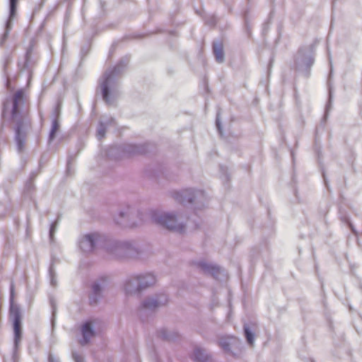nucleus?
<instances>
[{"label": "nucleus", "mask_w": 362, "mask_h": 362, "mask_svg": "<svg viewBox=\"0 0 362 362\" xmlns=\"http://www.w3.org/2000/svg\"><path fill=\"white\" fill-rule=\"evenodd\" d=\"M213 52L216 61L218 63H222L224 59V54L221 42H216L213 43Z\"/></svg>", "instance_id": "nucleus-17"}, {"label": "nucleus", "mask_w": 362, "mask_h": 362, "mask_svg": "<svg viewBox=\"0 0 362 362\" xmlns=\"http://www.w3.org/2000/svg\"><path fill=\"white\" fill-rule=\"evenodd\" d=\"M72 357L75 362H83V358L79 354L73 352Z\"/></svg>", "instance_id": "nucleus-27"}, {"label": "nucleus", "mask_w": 362, "mask_h": 362, "mask_svg": "<svg viewBox=\"0 0 362 362\" xmlns=\"http://www.w3.org/2000/svg\"><path fill=\"white\" fill-rule=\"evenodd\" d=\"M82 339L79 343L84 346L89 343L90 339L95 336V330L90 321L86 322L81 327Z\"/></svg>", "instance_id": "nucleus-14"}, {"label": "nucleus", "mask_w": 362, "mask_h": 362, "mask_svg": "<svg viewBox=\"0 0 362 362\" xmlns=\"http://www.w3.org/2000/svg\"><path fill=\"white\" fill-rule=\"evenodd\" d=\"M48 361L49 362H59V361L57 358H54L51 354H49L48 357Z\"/></svg>", "instance_id": "nucleus-30"}, {"label": "nucleus", "mask_w": 362, "mask_h": 362, "mask_svg": "<svg viewBox=\"0 0 362 362\" xmlns=\"http://www.w3.org/2000/svg\"><path fill=\"white\" fill-rule=\"evenodd\" d=\"M314 63V53L311 47L299 49L295 57L296 68L301 71H308Z\"/></svg>", "instance_id": "nucleus-5"}, {"label": "nucleus", "mask_w": 362, "mask_h": 362, "mask_svg": "<svg viewBox=\"0 0 362 362\" xmlns=\"http://www.w3.org/2000/svg\"><path fill=\"white\" fill-rule=\"evenodd\" d=\"M18 0H9V16L6 22L5 32L2 36L0 45H3L6 40L8 33L11 29V21L16 14Z\"/></svg>", "instance_id": "nucleus-13"}, {"label": "nucleus", "mask_w": 362, "mask_h": 362, "mask_svg": "<svg viewBox=\"0 0 362 362\" xmlns=\"http://www.w3.org/2000/svg\"><path fill=\"white\" fill-rule=\"evenodd\" d=\"M219 345L225 351H230V344L226 340H221Z\"/></svg>", "instance_id": "nucleus-23"}, {"label": "nucleus", "mask_w": 362, "mask_h": 362, "mask_svg": "<svg viewBox=\"0 0 362 362\" xmlns=\"http://www.w3.org/2000/svg\"><path fill=\"white\" fill-rule=\"evenodd\" d=\"M101 238V235L97 233L86 234L79 238L78 247L84 253L91 252L96 247Z\"/></svg>", "instance_id": "nucleus-9"}, {"label": "nucleus", "mask_w": 362, "mask_h": 362, "mask_svg": "<svg viewBox=\"0 0 362 362\" xmlns=\"http://www.w3.org/2000/svg\"><path fill=\"white\" fill-rule=\"evenodd\" d=\"M158 335L160 338L168 341L173 340L175 337V334L169 332L164 328L158 331Z\"/></svg>", "instance_id": "nucleus-20"}, {"label": "nucleus", "mask_w": 362, "mask_h": 362, "mask_svg": "<svg viewBox=\"0 0 362 362\" xmlns=\"http://www.w3.org/2000/svg\"><path fill=\"white\" fill-rule=\"evenodd\" d=\"M344 221L346 222L348 224H349V228H351V231L353 232V233H354L355 235L357 234V232L355 229V228L354 227V226L352 225V223L351 222H349V221L348 220L347 218L344 217Z\"/></svg>", "instance_id": "nucleus-28"}, {"label": "nucleus", "mask_w": 362, "mask_h": 362, "mask_svg": "<svg viewBox=\"0 0 362 362\" xmlns=\"http://www.w3.org/2000/svg\"><path fill=\"white\" fill-rule=\"evenodd\" d=\"M49 276H50V284L52 286H55L57 284V281H56L54 274V272H53V269L52 267L49 268Z\"/></svg>", "instance_id": "nucleus-24"}, {"label": "nucleus", "mask_w": 362, "mask_h": 362, "mask_svg": "<svg viewBox=\"0 0 362 362\" xmlns=\"http://www.w3.org/2000/svg\"><path fill=\"white\" fill-rule=\"evenodd\" d=\"M168 300V296L165 293H160L154 296L146 298L140 306V317L143 318L145 315L154 312L159 307L165 305Z\"/></svg>", "instance_id": "nucleus-4"}, {"label": "nucleus", "mask_w": 362, "mask_h": 362, "mask_svg": "<svg viewBox=\"0 0 362 362\" xmlns=\"http://www.w3.org/2000/svg\"><path fill=\"white\" fill-rule=\"evenodd\" d=\"M206 23L208 24L210 26H214L216 23V18L214 16H211L209 18H206Z\"/></svg>", "instance_id": "nucleus-25"}, {"label": "nucleus", "mask_w": 362, "mask_h": 362, "mask_svg": "<svg viewBox=\"0 0 362 362\" xmlns=\"http://www.w3.org/2000/svg\"><path fill=\"white\" fill-rule=\"evenodd\" d=\"M322 175H323V178H324V182H325V185H327V181H326L325 174L323 173Z\"/></svg>", "instance_id": "nucleus-34"}, {"label": "nucleus", "mask_w": 362, "mask_h": 362, "mask_svg": "<svg viewBox=\"0 0 362 362\" xmlns=\"http://www.w3.org/2000/svg\"><path fill=\"white\" fill-rule=\"evenodd\" d=\"M244 334L247 343L250 344H252L255 340L254 334L247 325H244Z\"/></svg>", "instance_id": "nucleus-21"}, {"label": "nucleus", "mask_w": 362, "mask_h": 362, "mask_svg": "<svg viewBox=\"0 0 362 362\" xmlns=\"http://www.w3.org/2000/svg\"><path fill=\"white\" fill-rule=\"evenodd\" d=\"M120 150L123 156H131L138 154H144L148 151L147 145L146 144H124L122 146H112L110 147V151L109 153L111 155V151L115 150Z\"/></svg>", "instance_id": "nucleus-10"}, {"label": "nucleus", "mask_w": 362, "mask_h": 362, "mask_svg": "<svg viewBox=\"0 0 362 362\" xmlns=\"http://www.w3.org/2000/svg\"><path fill=\"white\" fill-rule=\"evenodd\" d=\"M136 214L141 222H146L149 220L163 226L168 230L180 233H183L185 228V224L180 221L177 216L173 213L150 210L145 212L136 211Z\"/></svg>", "instance_id": "nucleus-2"}, {"label": "nucleus", "mask_w": 362, "mask_h": 362, "mask_svg": "<svg viewBox=\"0 0 362 362\" xmlns=\"http://www.w3.org/2000/svg\"><path fill=\"white\" fill-rule=\"evenodd\" d=\"M59 129V123L57 119L52 120V127L49 134V142L50 143L55 137L57 132Z\"/></svg>", "instance_id": "nucleus-19"}, {"label": "nucleus", "mask_w": 362, "mask_h": 362, "mask_svg": "<svg viewBox=\"0 0 362 362\" xmlns=\"http://www.w3.org/2000/svg\"><path fill=\"white\" fill-rule=\"evenodd\" d=\"M11 317L13 320L14 333V352H16L20 345L22 337L21 313L17 308L11 307L10 310Z\"/></svg>", "instance_id": "nucleus-8"}, {"label": "nucleus", "mask_w": 362, "mask_h": 362, "mask_svg": "<svg viewBox=\"0 0 362 362\" xmlns=\"http://www.w3.org/2000/svg\"><path fill=\"white\" fill-rule=\"evenodd\" d=\"M13 294H14V285L13 283H11V286H10V300L11 301L13 300Z\"/></svg>", "instance_id": "nucleus-29"}, {"label": "nucleus", "mask_w": 362, "mask_h": 362, "mask_svg": "<svg viewBox=\"0 0 362 362\" xmlns=\"http://www.w3.org/2000/svg\"><path fill=\"white\" fill-rule=\"evenodd\" d=\"M134 210L130 207L127 206L126 211H120L119 213V218L122 220H117V223L121 225H126L129 226H134L136 225L134 222L130 223L131 217L134 215Z\"/></svg>", "instance_id": "nucleus-16"}, {"label": "nucleus", "mask_w": 362, "mask_h": 362, "mask_svg": "<svg viewBox=\"0 0 362 362\" xmlns=\"http://www.w3.org/2000/svg\"><path fill=\"white\" fill-rule=\"evenodd\" d=\"M70 171H71V163H70L69 160H68L67 164H66V173L68 174H69Z\"/></svg>", "instance_id": "nucleus-33"}, {"label": "nucleus", "mask_w": 362, "mask_h": 362, "mask_svg": "<svg viewBox=\"0 0 362 362\" xmlns=\"http://www.w3.org/2000/svg\"><path fill=\"white\" fill-rule=\"evenodd\" d=\"M111 252L117 258L134 257L138 254L136 248L132 243L124 242H116L111 248Z\"/></svg>", "instance_id": "nucleus-7"}, {"label": "nucleus", "mask_w": 362, "mask_h": 362, "mask_svg": "<svg viewBox=\"0 0 362 362\" xmlns=\"http://www.w3.org/2000/svg\"><path fill=\"white\" fill-rule=\"evenodd\" d=\"M156 281L152 273L132 275L124 284V289L127 293H134L153 286Z\"/></svg>", "instance_id": "nucleus-3"}, {"label": "nucleus", "mask_w": 362, "mask_h": 362, "mask_svg": "<svg viewBox=\"0 0 362 362\" xmlns=\"http://www.w3.org/2000/svg\"><path fill=\"white\" fill-rule=\"evenodd\" d=\"M331 98H332V93H331V90L329 89V103H330V101H331ZM329 108V104L327 105V107H326V112L328 111V109Z\"/></svg>", "instance_id": "nucleus-32"}, {"label": "nucleus", "mask_w": 362, "mask_h": 362, "mask_svg": "<svg viewBox=\"0 0 362 362\" xmlns=\"http://www.w3.org/2000/svg\"><path fill=\"white\" fill-rule=\"evenodd\" d=\"M194 359L198 362H210V357L204 349L196 348L193 353Z\"/></svg>", "instance_id": "nucleus-18"}, {"label": "nucleus", "mask_w": 362, "mask_h": 362, "mask_svg": "<svg viewBox=\"0 0 362 362\" xmlns=\"http://www.w3.org/2000/svg\"><path fill=\"white\" fill-rule=\"evenodd\" d=\"M106 286V279L100 278L92 284L91 293L89 296L90 304H95L98 302L101 297V292L103 288Z\"/></svg>", "instance_id": "nucleus-12"}, {"label": "nucleus", "mask_w": 362, "mask_h": 362, "mask_svg": "<svg viewBox=\"0 0 362 362\" xmlns=\"http://www.w3.org/2000/svg\"><path fill=\"white\" fill-rule=\"evenodd\" d=\"M216 128L218 131V133L221 135L222 134V129L220 122V111L218 110L216 114Z\"/></svg>", "instance_id": "nucleus-22"}, {"label": "nucleus", "mask_w": 362, "mask_h": 362, "mask_svg": "<svg viewBox=\"0 0 362 362\" xmlns=\"http://www.w3.org/2000/svg\"><path fill=\"white\" fill-rule=\"evenodd\" d=\"M245 25H246V27H247V26H248V23H247V19H245Z\"/></svg>", "instance_id": "nucleus-35"}, {"label": "nucleus", "mask_w": 362, "mask_h": 362, "mask_svg": "<svg viewBox=\"0 0 362 362\" xmlns=\"http://www.w3.org/2000/svg\"><path fill=\"white\" fill-rule=\"evenodd\" d=\"M6 64H4V69H6ZM6 71V70H4Z\"/></svg>", "instance_id": "nucleus-36"}, {"label": "nucleus", "mask_w": 362, "mask_h": 362, "mask_svg": "<svg viewBox=\"0 0 362 362\" xmlns=\"http://www.w3.org/2000/svg\"><path fill=\"white\" fill-rule=\"evenodd\" d=\"M110 151V148L109 149V151H108V152H107V154H108V156H113V153H114L115 151H119V152L121 153V155H120L119 156H116V158H118V157H120V156H123L122 152L120 150H117V149H116V150H115V151H111V155H110V154H109Z\"/></svg>", "instance_id": "nucleus-31"}, {"label": "nucleus", "mask_w": 362, "mask_h": 362, "mask_svg": "<svg viewBox=\"0 0 362 362\" xmlns=\"http://www.w3.org/2000/svg\"><path fill=\"white\" fill-rule=\"evenodd\" d=\"M115 121L112 117H105L102 119L98 124L97 128V137L98 140L103 139L106 133V129L107 127L115 125Z\"/></svg>", "instance_id": "nucleus-15"}, {"label": "nucleus", "mask_w": 362, "mask_h": 362, "mask_svg": "<svg viewBox=\"0 0 362 362\" xmlns=\"http://www.w3.org/2000/svg\"><path fill=\"white\" fill-rule=\"evenodd\" d=\"M129 57H122L112 69L107 70L99 81L103 99L107 105H112L118 95L119 76L124 71Z\"/></svg>", "instance_id": "nucleus-1"}, {"label": "nucleus", "mask_w": 362, "mask_h": 362, "mask_svg": "<svg viewBox=\"0 0 362 362\" xmlns=\"http://www.w3.org/2000/svg\"><path fill=\"white\" fill-rule=\"evenodd\" d=\"M195 264L202 272L205 274L211 275L216 279H219L218 276L220 274L225 275L224 270L221 269V268L216 264L204 260L195 262Z\"/></svg>", "instance_id": "nucleus-11"}, {"label": "nucleus", "mask_w": 362, "mask_h": 362, "mask_svg": "<svg viewBox=\"0 0 362 362\" xmlns=\"http://www.w3.org/2000/svg\"><path fill=\"white\" fill-rule=\"evenodd\" d=\"M204 193L202 190L185 189L173 192L174 199L182 204L202 202L204 199Z\"/></svg>", "instance_id": "nucleus-6"}, {"label": "nucleus", "mask_w": 362, "mask_h": 362, "mask_svg": "<svg viewBox=\"0 0 362 362\" xmlns=\"http://www.w3.org/2000/svg\"><path fill=\"white\" fill-rule=\"evenodd\" d=\"M57 226V221H55L51 224L50 228H49V238L51 240H52L54 237V234L56 230Z\"/></svg>", "instance_id": "nucleus-26"}]
</instances>
